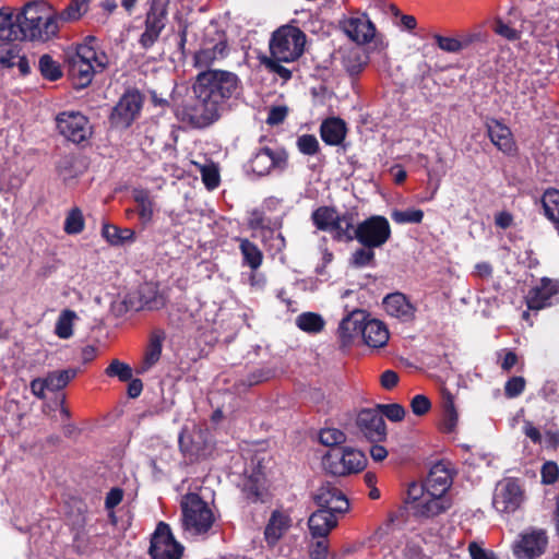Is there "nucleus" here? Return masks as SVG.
<instances>
[{"label": "nucleus", "mask_w": 559, "mask_h": 559, "mask_svg": "<svg viewBox=\"0 0 559 559\" xmlns=\"http://www.w3.org/2000/svg\"><path fill=\"white\" fill-rule=\"evenodd\" d=\"M192 91L194 99L177 109V118L193 129H205L222 117L230 99L242 93L240 78L231 71L206 69L200 72Z\"/></svg>", "instance_id": "1"}, {"label": "nucleus", "mask_w": 559, "mask_h": 559, "mask_svg": "<svg viewBox=\"0 0 559 559\" xmlns=\"http://www.w3.org/2000/svg\"><path fill=\"white\" fill-rule=\"evenodd\" d=\"M20 41H47L58 34L57 14L44 0L25 3L16 13Z\"/></svg>", "instance_id": "2"}, {"label": "nucleus", "mask_w": 559, "mask_h": 559, "mask_svg": "<svg viewBox=\"0 0 559 559\" xmlns=\"http://www.w3.org/2000/svg\"><path fill=\"white\" fill-rule=\"evenodd\" d=\"M93 41L94 37H87L84 44L76 47L75 52L67 57L68 75L76 90L87 87L94 75L103 72L109 64L107 53L91 46L90 43Z\"/></svg>", "instance_id": "3"}, {"label": "nucleus", "mask_w": 559, "mask_h": 559, "mask_svg": "<svg viewBox=\"0 0 559 559\" xmlns=\"http://www.w3.org/2000/svg\"><path fill=\"white\" fill-rule=\"evenodd\" d=\"M366 454L350 447L332 448L322 456L323 471L333 477H347L362 472L367 466Z\"/></svg>", "instance_id": "4"}, {"label": "nucleus", "mask_w": 559, "mask_h": 559, "mask_svg": "<svg viewBox=\"0 0 559 559\" xmlns=\"http://www.w3.org/2000/svg\"><path fill=\"white\" fill-rule=\"evenodd\" d=\"M306 44V34L297 26L283 25L273 32L270 43V56L284 62H293L302 53Z\"/></svg>", "instance_id": "5"}, {"label": "nucleus", "mask_w": 559, "mask_h": 559, "mask_svg": "<svg viewBox=\"0 0 559 559\" xmlns=\"http://www.w3.org/2000/svg\"><path fill=\"white\" fill-rule=\"evenodd\" d=\"M182 524L195 535L206 534L214 524V514L198 493H188L181 500Z\"/></svg>", "instance_id": "6"}, {"label": "nucleus", "mask_w": 559, "mask_h": 559, "mask_svg": "<svg viewBox=\"0 0 559 559\" xmlns=\"http://www.w3.org/2000/svg\"><path fill=\"white\" fill-rule=\"evenodd\" d=\"M143 103L144 96L139 90H127L110 111V128L120 131L129 129L140 118Z\"/></svg>", "instance_id": "7"}, {"label": "nucleus", "mask_w": 559, "mask_h": 559, "mask_svg": "<svg viewBox=\"0 0 559 559\" xmlns=\"http://www.w3.org/2000/svg\"><path fill=\"white\" fill-rule=\"evenodd\" d=\"M166 305V298L159 293L158 285L145 282L124 296L122 302L116 308L118 314L128 311L159 310Z\"/></svg>", "instance_id": "8"}, {"label": "nucleus", "mask_w": 559, "mask_h": 559, "mask_svg": "<svg viewBox=\"0 0 559 559\" xmlns=\"http://www.w3.org/2000/svg\"><path fill=\"white\" fill-rule=\"evenodd\" d=\"M170 0H148L144 20V31L140 35V46L147 50L159 39L168 21V7Z\"/></svg>", "instance_id": "9"}, {"label": "nucleus", "mask_w": 559, "mask_h": 559, "mask_svg": "<svg viewBox=\"0 0 559 559\" xmlns=\"http://www.w3.org/2000/svg\"><path fill=\"white\" fill-rule=\"evenodd\" d=\"M183 546L176 540L169 524L158 522L151 536L148 555L152 559H181Z\"/></svg>", "instance_id": "10"}, {"label": "nucleus", "mask_w": 559, "mask_h": 559, "mask_svg": "<svg viewBox=\"0 0 559 559\" xmlns=\"http://www.w3.org/2000/svg\"><path fill=\"white\" fill-rule=\"evenodd\" d=\"M386 217L372 215L356 226V240L366 248H380L391 238Z\"/></svg>", "instance_id": "11"}, {"label": "nucleus", "mask_w": 559, "mask_h": 559, "mask_svg": "<svg viewBox=\"0 0 559 559\" xmlns=\"http://www.w3.org/2000/svg\"><path fill=\"white\" fill-rule=\"evenodd\" d=\"M56 126L62 136L75 144L87 141L92 135L90 120L80 111L59 112L56 117Z\"/></svg>", "instance_id": "12"}, {"label": "nucleus", "mask_w": 559, "mask_h": 559, "mask_svg": "<svg viewBox=\"0 0 559 559\" xmlns=\"http://www.w3.org/2000/svg\"><path fill=\"white\" fill-rule=\"evenodd\" d=\"M287 164V151L278 145L259 147L249 160L250 169L260 177L269 175L273 169L284 170Z\"/></svg>", "instance_id": "13"}, {"label": "nucleus", "mask_w": 559, "mask_h": 559, "mask_svg": "<svg viewBox=\"0 0 559 559\" xmlns=\"http://www.w3.org/2000/svg\"><path fill=\"white\" fill-rule=\"evenodd\" d=\"M548 537L545 530H532L520 535L513 545V555L518 559H537L546 551Z\"/></svg>", "instance_id": "14"}, {"label": "nucleus", "mask_w": 559, "mask_h": 559, "mask_svg": "<svg viewBox=\"0 0 559 559\" xmlns=\"http://www.w3.org/2000/svg\"><path fill=\"white\" fill-rule=\"evenodd\" d=\"M360 435L369 442H382L386 439V425L377 408H362L356 417Z\"/></svg>", "instance_id": "15"}, {"label": "nucleus", "mask_w": 559, "mask_h": 559, "mask_svg": "<svg viewBox=\"0 0 559 559\" xmlns=\"http://www.w3.org/2000/svg\"><path fill=\"white\" fill-rule=\"evenodd\" d=\"M559 282L543 277L539 284L533 286L525 296L530 310H542L558 302Z\"/></svg>", "instance_id": "16"}, {"label": "nucleus", "mask_w": 559, "mask_h": 559, "mask_svg": "<svg viewBox=\"0 0 559 559\" xmlns=\"http://www.w3.org/2000/svg\"><path fill=\"white\" fill-rule=\"evenodd\" d=\"M452 504L453 501L451 497H440L428 492V496H426L423 501L412 507L407 515L419 522H424L445 513L451 509Z\"/></svg>", "instance_id": "17"}, {"label": "nucleus", "mask_w": 559, "mask_h": 559, "mask_svg": "<svg viewBox=\"0 0 559 559\" xmlns=\"http://www.w3.org/2000/svg\"><path fill=\"white\" fill-rule=\"evenodd\" d=\"M487 135L491 143L504 155L515 156L518 145L511 129L498 119H490L486 122Z\"/></svg>", "instance_id": "18"}, {"label": "nucleus", "mask_w": 559, "mask_h": 559, "mask_svg": "<svg viewBox=\"0 0 559 559\" xmlns=\"http://www.w3.org/2000/svg\"><path fill=\"white\" fill-rule=\"evenodd\" d=\"M523 501V491L515 479H507L501 489L495 493L493 508L500 513L516 511Z\"/></svg>", "instance_id": "19"}, {"label": "nucleus", "mask_w": 559, "mask_h": 559, "mask_svg": "<svg viewBox=\"0 0 559 559\" xmlns=\"http://www.w3.org/2000/svg\"><path fill=\"white\" fill-rule=\"evenodd\" d=\"M341 26L352 40L360 45L370 43L376 35V26L366 14L345 19Z\"/></svg>", "instance_id": "20"}, {"label": "nucleus", "mask_w": 559, "mask_h": 559, "mask_svg": "<svg viewBox=\"0 0 559 559\" xmlns=\"http://www.w3.org/2000/svg\"><path fill=\"white\" fill-rule=\"evenodd\" d=\"M386 313L401 322L407 323L415 320L416 307L403 293L395 292L388 294L382 301Z\"/></svg>", "instance_id": "21"}, {"label": "nucleus", "mask_w": 559, "mask_h": 559, "mask_svg": "<svg viewBox=\"0 0 559 559\" xmlns=\"http://www.w3.org/2000/svg\"><path fill=\"white\" fill-rule=\"evenodd\" d=\"M313 499L319 508H325L337 513H345L349 508L346 496L331 483L322 484Z\"/></svg>", "instance_id": "22"}, {"label": "nucleus", "mask_w": 559, "mask_h": 559, "mask_svg": "<svg viewBox=\"0 0 559 559\" xmlns=\"http://www.w3.org/2000/svg\"><path fill=\"white\" fill-rule=\"evenodd\" d=\"M368 321L364 310L356 309L342 319L338 325V337L343 346L349 345L355 336L361 335V330Z\"/></svg>", "instance_id": "23"}, {"label": "nucleus", "mask_w": 559, "mask_h": 559, "mask_svg": "<svg viewBox=\"0 0 559 559\" xmlns=\"http://www.w3.org/2000/svg\"><path fill=\"white\" fill-rule=\"evenodd\" d=\"M334 511L319 508L308 520V527L313 538H328L330 532L337 525V518Z\"/></svg>", "instance_id": "24"}, {"label": "nucleus", "mask_w": 559, "mask_h": 559, "mask_svg": "<svg viewBox=\"0 0 559 559\" xmlns=\"http://www.w3.org/2000/svg\"><path fill=\"white\" fill-rule=\"evenodd\" d=\"M241 492L248 503H263L266 495L263 473L254 471L246 476L242 481Z\"/></svg>", "instance_id": "25"}, {"label": "nucleus", "mask_w": 559, "mask_h": 559, "mask_svg": "<svg viewBox=\"0 0 559 559\" xmlns=\"http://www.w3.org/2000/svg\"><path fill=\"white\" fill-rule=\"evenodd\" d=\"M347 134L346 122L340 117H330L320 126V136L326 145H341Z\"/></svg>", "instance_id": "26"}, {"label": "nucleus", "mask_w": 559, "mask_h": 559, "mask_svg": "<svg viewBox=\"0 0 559 559\" xmlns=\"http://www.w3.org/2000/svg\"><path fill=\"white\" fill-rule=\"evenodd\" d=\"M292 525V519L281 510H274L264 528V538L269 546H275Z\"/></svg>", "instance_id": "27"}, {"label": "nucleus", "mask_w": 559, "mask_h": 559, "mask_svg": "<svg viewBox=\"0 0 559 559\" xmlns=\"http://www.w3.org/2000/svg\"><path fill=\"white\" fill-rule=\"evenodd\" d=\"M364 343L372 348H381L386 345L390 333L386 325L377 319H368L361 330Z\"/></svg>", "instance_id": "28"}, {"label": "nucleus", "mask_w": 559, "mask_h": 559, "mask_svg": "<svg viewBox=\"0 0 559 559\" xmlns=\"http://www.w3.org/2000/svg\"><path fill=\"white\" fill-rule=\"evenodd\" d=\"M355 216L352 212H344L338 216L329 230L334 241L348 243L356 239Z\"/></svg>", "instance_id": "29"}, {"label": "nucleus", "mask_w": 559, "mask_h": 559, "mask_svg": "<svg viewBox=\"0 0 559 559\" xmlns=\"http://www.w3.org/2000/svg\"><path fill=\"white\" fill-rule=\"evenodd\" d=\"M164 340L165 334L163 331H155L151 334L142 364L138 370L139 373L148 371L160 359Z\"/></svg>", "instance_id": "30"}, {"label": "nucleus", "mask_w": 559, "mask_h": 559, "mask_svg": "<svg viewBox=\"0 0 559 559\" xmlns=\"http://www.w3.org/2000/svg\"><path fill=\"white\" fill-rule=\"evenodd\" d=\"M132 198L136 203V212L142 225H147L153 221L155 212V202L150 190L144 188H134Z\"/></svg>", "instance_id": "31"}, {"label": "nucleus", "mask_w": 559, "mask_h": 559, "mask_svg": "<svg viewBox=\"0 0 559 559\" xmlns=\"http://www.w3.org/2000/svg\"><path fill=\"white\" fill-rule=\"evenodd\" d=\"M229 49L227 40L221 39L211 48H203L195 52L194 62L199 68H209L217 60H223L228 56Z\"/></svg>", "instance_id": "32"}, {"label": "nucleus", "mask_w": 559, "mask_h": 559, "mask_svg": "<svg viewBox=\"0 0 559 559\" xmlns=\"http://www.w3.org/2000/svg\"><path fill=\"white\" fill-rule=\"evenodd\" d=\"M426 484L428 492L448 497L445 493L452 485V478L447 469L436 466L430 471Z\"/></svg>", "instance_id": "33"}, {"label": "nucleus", "mask_w": 559, "mask_h": 559, "mask_svg": "<svg viewBox=\"0 0 559 559\" xmlns=\"http://www.w3.org/2000/svg\"><path fill=\"white\" fill-rule=\"evenodd\" d=\"M239 250L242 255V264L249 266L252 271L258 270L263 262V252L260 248L247 238H237Z\"/></svg>", "instance_id": "34"}, {"label": "nucleus", "mask_w": 559, "mask_h": 559, "mask_svg": "<svg viewBox=\"0 0 559 559\" xmlns=\"http://www.w3.org/2000/svg\"><path fill=\"white\" fill-rule=\"evenodd\" d=\"M340 215L336 207L322 205L311 213V221L318 230L329 233Z\"/></svg>", "instance_id": "35"}, {"label": "nucleus", "mask_w": 559, "mask_h": 559, "mask_svg": "<svg viewBox=\"0 0 559 559\" xmlns=\"http://www.w3.org/2000/svg\"><path fill=\"white\" fill-rule=\"evenodd\" d=\"M16 14L10 8L0 9V39L7 41L19 40Z\"/></svg>", "instance_id": "36"}, {"label": "nucleus", "mask_w": 559, "mask_h": 559, "mask_svg": "<svg viewBox=\"0 0 559 559\" xmlns=\"http://www.w3.org/2000/svg\"><path fill=\"white\" fill-rule=\"evenodd\" d=\"M102 236L111 246H122L127 241H132L134 231L130 228H119L112 224H104Z\"/></svg>", "instance_id": "37"}, {"label": "nucleus", "mask_w": 559, "mask_h": 559, "mask_svg": "<svg viewBox=\"0 0 559 559\" xmlns=\"http://www.w3.org/2000/svg\"><path fill=\"white\" fill-rule=\"evenodd\" d=\"M79 317L72 309H63L55 324V334L61 340H68L73 335V326Z\"/></svg>", "instance_id": "38"}, {"label": "nucleus", "mask_w": 559, "mask_h": 559, "mask_svg": "<svg viewBox=\"0 0 559 559\" xmlns=\"http://www.w3.org/2000/svg\"><path fill=\"white\" fill-rule=\"evenodd\" d=\"M296 325L304 332L317 334L325 325L322 316L316 312H302L296 318Z\"/></svg>", "instance_id": "39"}, {"label": "nucleus", "mask_w": 559, "mask_h": 559, "mask_svg": "<svg viewBox=\"0 0 559 559\" xmlns=\"http://www.w3.org/2000/svg\"><path fill=\"white\" fill-rule=\"evenodd\" d=\"M426 496H428V486L426 483H411L407 488L406 497L404 498V506L401 508V512L405 511L408 513L412 510V507L423 501Z\"/></svg>", "instance_id": "40"}, {"label": "nucleus", "mask_w": 559, "mask_h": 559, "mask_svg": "<svg viewBox=\"0 0 559 559\" xmlns=\"http://www.w3.org/2000/svg\"><path fill=\"white\" fill-rule=\"evenodd\" d=\"M475 35L466 37L462 40L455 37H447L439 34L433 35L437 46L445 52H460L461 50L468 47L473 43Z\"/></svg>", "instance_id": "41"}, {"label": "nucleus", "mask_w": 559, "mask_h": 559, "mask_svg": "<svg viewBox=\"0 0 559 559\" xmlns=\"http://www.w3.org/2000/svg\"><path fill=\"white\" fill-rule=\"evenodd\" d=\"M76 369H63L49 372L46 377L49 391H59L68 385L75 378Z\"/></svg>", "instance_id": "42"}, {"label": "nucleus", "mask_w": 559, "mask_h": 559, "mask_svg": "<svg viewBox=\"0 0 559 559\" xmlns=\"http://www.w3.org/2000/svg\"><path fill=\"white\" fill-rule=\"evenodd\" d=\"M38 69L41 76L50 82L58 81L62 78V70L60 64L52 59L48 53L40 56L38 61Z\"/></svg>", "instance_id": "43"}, {"label": "nucleus", "mask_w": 559, "mask_h": 559, "mask_svg": "<svg viewBox=\"0 0 559 559\" xmlns=\"http://www.w3.org/2000/svg\"><path fill=\"white\" fill-rule=\"evenodd\" d=\"M85 228V219L79 207H72L64 219L63 230L68 235L81 234Z\"/></svg>", "instance_id": "44"}, {"label": "nucleus", "mask_w": 559, "mask_h": 559, "mask_svg": "<svg viewBox=\"0 0 559 559\" xmlns=\"http://www.w3.org/2000/svg\"><path fill=\"white\" fill-rule=\"evenodd\" d=\"M90 0H71L64 10H62L58 20L62 22H71L79 20L86 11Z\"/></svg>", "instance_id": "45"}, {"label": "nucleus", "mask_w": 559, "mask_h": 559, "mask_svg": "<svg viewBox=\"0 0 559 559\" xmlns=\"http://www.w3.org/2000/svg\"><path fill=\"white\" fill-rule=\"evenodd\" d=\"M345 441L346 435L337 428H324L319 432V442L330 449L343 448Z\"/></svg>", "instance_id": "46"}, {"label": "nucleus", "mask_w": 559, "mask_h": 559, "mask_svg": "<svg viewBox=\"0 0 559 559\" xmlns=\"http://www.w3.org/2000/svg\"><path fill=\"white\" fill-rule=\"evenodd\" d=\"M342 64L348 75L354 78L361 73L367 61L362 60V56L359 51H349L343 57Z\"/></svg>", "instance_id": "47"}, {"label": "nucleus", "mask_w": 559, "mask_h": 559, "mask_svg": "<svg viewBox=\"0 0 559 559\" xmlns=\"http://www.w3.org/2000/svg\"><path fill=\"white\" fill-rule=\"evenodd\" d=\"M105 374L109 378H118L121 382H127L131 380L133 371L130 365L119 359H112L105 369Z\"/></svg>", "instance_id": "48"}, {"label": "nucleus", "mask_w": 559, "mask_h": 559, "mask_svg": "<svg viewBox=\"0 0 559 559\" xmlns=\"http://www.w3.org/2000/svg\"><path fill=\"white\" fill-rule=\"evenodd\" d=\"M391 218L396 224H420L424 219V211L420 209L394 210Z\"/></svg>", "instance_id": "49"}, {"label": "nucleus", "mask_w": 559, "mask_h": 559, "mask_svg": "<svg viewBox=\"0 0 559 559\" xmlns=\"http://www.w3.org/2000/svg\"><path fill=\"white\" fill-rule=\"evenodd\" d=\"M376 408L380 412L382 418L385 416L389 420L394 423L402 421L406 415L404 406L399 403L377 404Z\"/></svg>", "instance_id": "50"}, {"label": "nucleus", "mask_w": 559, "mask_h": 559, "mask_svg": "<svg viewBox=\"0 0 559 559\" xmlns=\"http://www.w3.org/2000/svg\"><path fill=\"white\" fill-rule=\"evenodd\" d=\"M296 145L301 154L308 156H313L320 151L319 141L313 134H302L298 136Z\"/></svg>", "instance_id": "51"}, {"label": "nucleus", "mask_w": 559, "mask_h": 559, "mask_svg": "<svg viewBox=\"0 0 559 559\" xmlns=\"http://www.w3.org/2000/svg\"><path fill=\"white\" fill-rule=\"evenodd\" d=\"M373 249L362 246V248L355 250L350 257V264L355 267L372 265L376 257Z\"/></svg>", "instance_id": "52"}, {"label": "nucleus", "mask_w": 559, "mask_h": 559, "mask_svg": "<svg viewBox=\"0 0 559 559\" xmlns=\"http://www.w3.org/2000/svg\"><path fill=\"white\" fill-rule=\"evenodd\" d=\"M262 64L272 73L277 74L281 79L288 81L292 79V71L281 63L283 60H277L273 56L263 57L261 59Z\"/></svg>", "instance_id": "53"}, {"label": "nucleus", "mask_w": 559, "mask_h": 559, "mask_svg": "<svg viewBox=\"0 0 559 559\" xmlns=\"http://www.w3.org/2000/svg\"><path fill=\"white\" fill-rule=\"evenodd\" d=\"M20 49L16 46L8 44L0 45V66L4 69H11L15 66V59L19 57Z\"/></svg>", "instance_id": "54"}, {"label": "nucleus", "mask_w": 559, "mask_h": 559, "mask_svg": "<svg viewBox=\"0 0 559 559\" xmlns=\"http://www.w3.org/2000/svg\"><path fill=\"white\" fill-rule=\"evenodd\" d=\"M459 416L452 402H450L443 413L441 421V430L445 433H451L455 430L457 425Z\"/></svg>", "instance_id": "55"}, {"label": "nucleus", "mask_w": 559, "mask_h": 559, "mask_svg": "<svg viewBox=\"0 0 559 559\" xmlns=\"http://www.w3.org/2000/svg\"><path fill=\"white\" fill-rule=\"evenodd\" d=\"M526 381L521 376L510 378L504 384V394L509 399L520 396L525 390Z\"/></svg>", "instance_id": "56"}, {"label": "nucleus", "mask_w": 559, "mask_h": 559, "mask_svg": "<svg viewBox=\"0 0 559 559\" xmlns=\"http://www.w3.org/2000/svg\"><path fill=\"white\" fill-rule=\"evenodd\" d=\"M411 409L416 416H425L431 409V401L425 394H417L412 397L409 403Z\"/></svg>", "instance_id": "57"}, {"label": "nucleus", "mask_w": 559, "mask_h": 559, "mask_svg": "<svg viewBox=\"0 0 559 559\" xmlns=\"http://www.w3.org/2000/svg\"><path fill=\"white\" fill-rule=\"evenodd\" d=\"M542 484L552 485L559 478V466L554 461H547L542 465L540 468Z\"/></svg>", "instance_id": "58"}, {"label": "nucleus", "mask_w": 559, "mask_h": 559, "mask_svg": "<svg viewBox=\"0 0 559 559\" xmlns=\"http://www.w3.org/2000/svg\"><path fill=\"white\" fill-rule=\"evenodd\" d=\"M178 441L179 449L186 456H189L190 460L198 456L200 448L193 444L190 435L181 432Z\"/></svg>", "instance_id": "59"}, {"label": "nucleus", "mask_w": 559, "mask_h": 559, "mask_svg": "<svg viewBox=\"0 0 559 559\" xmlns=\"http://www.w3.org/2000/svg\"><path fill=\"white\" fill-rule=\"evenodd\" d=\"M310 559H328L329 557V543L328 538H321L312 543L309 547Z\"/></svg>", "instance_id": "60"}, {"label": "nucleus", "mask_w": 559, "mask_h": 559, "mask_svg": "<svg viewBox=\"0 0 559 559\" xmlns=\"http://www.w3.org/2000/svg\"><path fill=\"white\" fill-rule=\"evenodd\" d=\"M203 183L207 189H215L219 185V174L214 166H204L201 170Z\"/></svg>", "instance_id": "61"}, {"label": "nucleus", "mask_w": 559, "mask_h": 559, "mask_svg": "<svg viewBox=\"0 0 559 559\" xmlns=\"http://www.w3.org/2000/svg\"><path fill=\"white\" fill-rule=\"evenodd\" d=\"M493 31L496 34L500 35L501 37L508 40H516L520 38L519 32L515 28L511 27L510 25L506 24L500 19H498L495 22Z\"/></svg>", "instance_id": "62"}, {"label": "nucleus", "mask_w": 559, "mask_h": 559, "mask_svg": "<svg viewBox=\"0 0 559 559\" xmlns=\"http://www.w3.org/2000/svg\"><path fill=\"white\" fill-rule=\"evenodd\" d=\"M288 115L286 106H273L267 115L266 123L270 126H278L283 123Z\"/></svg>", "instance_id": "63"}, {"label": "nucleus", "mask_w": 559, "mask_h": 559, "mask_svg": "<svg viewBox=\"0 0 559 559\" xmlns=\"http://www.w3.org/2000/svg\"><path fill=\"white\" fill-rule=\"evenodd\" d=\"M468 552L472 559H499L492 550H487L476 542L468 545Z\"/></svg>", "instance_id": "64"}]
</instances>
